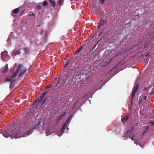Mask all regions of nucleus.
<instances>
[{"mask_svg": "<svg viewBox=\"0 0 154 154\" xmlns=\"http://www.w3.org/2000/svg\"><path fill=\"white\" fill-rule=\"evenodd\" d=\"M34 115V113L28 112L23 119L25 121L13 130L9 135L10 136L15 138L26 137L31 134L33 129L40 128L41 126V122H38L35 124V122L32 120Z\"/></svg>", "mask_w": 154, "mask_h": 154, "instance_id": "nucleus-1", "label": "nucleus"}, {"mask_svg": "<svg viewBox=\"0 0 154 154\" xmlns=\"http://www.w3.org/2000/svg\"><path fill=\"white\" fill-rule=\"evenodd\" d=\"M67 63H66L64 67L63 71L62 74L59 76V78L57 79L56 78L55 79L54 82L51 85H48V88H51V87H56L59 84L60 81H62L61 83L63 87L67 86L66 82L67 78Z\"/></svg>", "mask_w": 154, "mask_h": 154, "instance_id": "nucleus-2", "label": "nucleus"}, {"mask_svg": "<svg viewBox=\"0 0 154 154\" xmlns=\"http://www.w3.org/2000/svg\"><path fill=\"white\" fill-rule=\"evenodd\" d=\"M135 126L129 128L123 136V139L124 140H126L128 138H131L132 140L134 141V143L137 144V141L139 142L140 138L139 137H138L136 134L134 133V130Z\"/></svg>", "mask_w": 154, "mask_h": 154, "instance_id": "nucleus-3", "label": "nucleus"}, {"mask_svg": "<svg viewBox=\"0 0 154 154\" xmlns=\"http://www.w3.org/2000/svg\"><path fill=\"white\" fill-rule=\"evenodd\" d=\"M47 94V92H45L43 93L40 97H38L37 100H35L34 103V104L38 103V105L41 104V106L44 103L46 99H45L43 101L42 100L44 99V97Z\"/></svg>", "mask_w": 154, "mask_h": 154, "instance_id": "nucleus-4", "label": "nucleus"}, {"mask_svg": "<svg viewBox=\"0 0 154 154\" xmlns=\"http://www.w3.org/2000/svg\"><path fill=\"white\" fill-rule=\"evenodd\" d=\"M139 84H137L134 87L132 91V94L131 95L132 100H133V98L134 97L135 94V93L137 90L139 88Z\"/></svg>", "mask_w": 154, "mask_h": 154, "instance_id": "nucleus-5", "label": "nucleus"}, {"mask_svg": "<svg viewBox=\"0 0 154 154\" xmlns=\"http://www.w3.org/2000/svg\"><path fill=\"white\" fill-rule=\"evenodd\" d=\"M21 67V65L20 64L19 65L18 67L17 68V69L16 70V71L14 72V74H13L12 76V78L13 79L14 77H16L17 76V74L18 72H20V69Z\"/></svg>", "mask_w": 154, "mask_h": 154, "instance_id": "nucleus-6", "label": "nucleus"}, {"mask_svg": "<svg viewBox=\"0 0 154 154\" xmlns=\"http://www.w3.org/2000/svg\"><path fill=\"white\" fill-rule=\"evenodd\" d=\"M67 123V120L65 124H64L63 126V127L61 131L60 134L59 135V136L60 137L63 134L64 132V130L66 129V128L67 129V128H66V125Z\"/></svg>", "mask_w": 154, "mask_h": 154, "instance_id": "nucleus-7", "label": "nucleus"}, {"mask_svg": "<svg viewBox=\"0 0 154 154\" xmlns=\"http://www.w3.org/2000/svg\"><path fill=\"white\" fill-rule=\"evenodd\" d=\"M8 69V64H6L5 67L2 68L1 69L2 72V73H5L7 71Z\"/></svg>", "mask_w": 154, "mask_h": 154, "instance_id": "nucleus-8", "label": "nucleus"}, {"mask_svg": "<svg viewBox=\"0 0 154 154\" xmlns=\"http://www.w3.org/2000/svg\"><path fill=\"white\" fill-rule=\"evenodd\" d=\"M20 53V50L17 49L14 50L13 51L12 54L14 55H17L19 54Z\"/></svg>", "mask_w": 154, "mask_h": 154, "instance_id": "nucleus-9", "label": "nucleus"}, {"mask_svg": "<svg viewBox=\"0 0 154 154\" xmlns=\"http://www.w3.org/2000/svg\"><path fill=\"white\" fill-rule=\"evenodd\" d=\"M66 112H64L63 114H62L58 118V119L57 120V122L58 123L62 118L63 117V116L65 114Z\"/></svg>", "mask_w": 154, "mask_h": 154, "instance_id": "nucleus-10", "label": "nucleus"}, {"mask_svg": "<svg viewBox=\"0 0 154 154\" xmlns=\"http://www.w3.org/2000/svg\"><path fill=\"white\" fill-rule=\"evenodd\" d=\"M25 54H28L30 51V48L28 47L25 48L23 49Z\"/></svg>", "mask_w": 154, "mask_h": 154, "instance_id": "nucleus-11", "label": "nucleus"}, {"mask_svg": "<svg viewBox=\"0 0 154 154\" xmlns=\"http://www.w3.org/2000/svg\"><path fill=\"white\" fill-rule=\"evenodd\" d=\"M15 79H13L7 78L5 79V81H9L11 84H12L15 81Z\"/></svg>", "mask_w": 154, "mask_h": 154, "instance_id": "nucleus-12", "label": "nucleus"}, {"mask_svg": "<svg viewBox=\"0 0 154 154\" xmlns=\"http://www.w3.org/2000/svg\"><path fill=\"white\" fill-rule=\"evenodd\" d=\"M104 25V21L103 20H101L99 24L98 25L97 27L98 28H100L102 26Z\"/></svg>", "mask_w": 154, "mask_h": 154, "instance_id": "nucleus-13", "label": "nucleus"}, {"mask_svg": "<svg viewBox=\"0 0 154 154\" xmlns=\"http://www.w3.org/2000/svg\"><path fill=\"white\" fill-rule=\"evenodd\" d=\"M49 1L52 4L53 7H55L56 5L55 2L53 0H49Z\"/></svg>", "mask_w": 154, "mask_h": 154, "instance_id": "nucleus-14", "label": "nucleus"}, {"mask_svg": "<svg viewBox=\"0 0 154 154\" xmlns=\"http://www.w3.org/2000/svg\"><path fill=\"white\" fill-rule=\"evenodd\" d=\"M151 88L150 86H149V88L146 87L145 89H143V91L146 94H148V90L149 89Z\"/></svg>", "mask_w": 154, "mask_h": 154, "instance_id": "nucleus-15", "label": "nucleus"}, {"mask_svg": "<svg viewBox=\"0 0 154 154\" xmlns=\"http://www.w3.org/2000/svg\"><path fill=\"white\" fill-rule=\"evenodd\" d=\"M19 11L20 10L19 8H17L14 9L12 11V12L14 13H17L19 12Z\"/></svg>", "mask_w": 154, "mask_h": 154, "instance_id": "nucleus-16", "label": "nucleus"}, {"mask_svg": "<svg viewBox=\"0 0 154 154\" xmlns=\"http://www.w3.org/2000/svg\"><path fill=\"white\" fill-rule=\"evenodd\" d=\"M82 47H80V48H79V49H78L75 52L77 54H78L81 52L82 51Z\"/></svg>", "mask_w": 154, "mask_h": 154, "instance_id": "nucleus-17", "label": "nucleus"}, {"mask_svg": "<svg viewBox=\"0 0 154 154\" xmlns=\"http://www.w3.org/2000/svg\"><path fill=\"white\" fill-rule=\"evenodd\" d=\"M6 53L5 51L2 52L1 53L2 59L3 60V58H5L4 56L6 54Z\"/></svg>", "mask_w": 154, "mask_h": 154, "instance_id": "nucleus-18", "label": "nucleus"}, {"mask_svg": "<svg viewBox=\"0 0 154 154\" xmlns=\"http://www.w3.org/2000/svg\"><path fill=\"white\" fill-rule=\"evenodd\" d=\"M27 71V69H24L23 71V72L22 73H20L19 74V77L23 75Z\"/></svg>", "mask_w": 154, "mask_h": 154, "instance_id": "nucleus-19", "label": "nucleus"}, {"mask_svg": "<svg viewBox=\"0 0 154 154\" xmlns=\"http://www.w3.org/2000/svg\"><path fill=\"white\" fill-rule=\"evenodd\" d=\"M74 117V116L73 115H72L69 118H68V123H69V120H71L72 118H73Z\"/></svg>", "mask_w": 154, "mask_h": 154, "instance_id": "nucleus-20", "label": "nucleus"}, {"mask_svg": "<svg viewBox=\"0 0 154 154\" xmlns=\"http://www.w3.org/2000/svg\"><path fill=\"white\" fill-rule=\"evenodd\" d=\"M128 115H126L123 119V120L125 121H127L128 119Z\"/></svg>", "mask_w": 154, "mask_h": 154, "instance_id": "nucleus-21", "label": "nucleus"}, {"mask_svg": "<svg viewBox=\"0 0 154 154\" xmlns=\"http://www.w3.org/2000/svg\"><path fill=\"white\" fill-rule=\"evenodd\" d=\"M48 40V35L47 33V32H46V34L45 35V41H47Z\"/></svg>", "mask_w": 154, "mask_h": 154, "instance_id": "nucleus-22", "label": "nucleus"}, {"mask_svg": "<svg viewBox=\"0 0 154 154\" xmlns=\"http://www.w3.org/2000/svg\"><path fill=\"white\" fill-rule=\"evenodd\" d=\"M48 2L46 1H44L43 3V5L44 6H45L46 5H48Z\"/></svg>", "mask_w": 154, "mask_h": 154, "instance_id": "nucleus-23", "label": "nucleus"}, {"mask_svg": "<svg viewBox=\"0 0 154 154\" xmlns=\"http://www.w3.org/2000/svg\"><path fill=\"white\" fill-rule=\"evenodd\" d=\"M37 8L38 10H41L42 9V7L40 5H37Z\"/></svg>", "mask_w": 154, "mask_h": 154, "instance_id": "nucleus-24", "label": "nucleus"}, {"mask_svg": "<svg viewBox=\"0 0 154 154\" xmlns=\"http://www.w3.org/2000/svg\"><path fill=\"white\" fill-rule=\"evenodd\" d=\"M10 88L11 89L12 88H13L14 87V85L13 84V83L12 84H11L10 85Z\"/></svg>", "mask_w": 154, "mask_h": 154, "instance_id": "nucleus-25", "label": "nucleus"}, {"mask_svg": "<svg viewBox=\"0 0 154 154\" xmlns=\"http://www.w3.org/2000/svg\"><path fill=\"white\" fill-rule=\"evenodd\" d=\"M105 0H100V4H103Z\"/></svg>", "mask_w": 154, "mask_h": 154, "instance_id": "nucleus-26", "label": "nucleus"}, {"mask_svg": "<svg viewBox=\"0 0 154 154\" xmlns=\"http://www.w3.org/2000/svg\"><path fill=\"white\" fill-rule=\"evenodd\" d=\"M154 93V91L153 90H152V91L150 93V94H153Z\"/></svg>", "mask_w": 154, "mask_h": 154, "instance_id": "nucleus-27", "label": "nucleus"}, {"mask_svg": "<svg viewBox=\"0 0 154 154\" xmlns=\"http://www.w3.org/2000/svg\"><path fill=\"white\" fill-rule=\"evenodd\" d=\"M152 125H154V121L150 122Z\"/></svg>", "mask_w": 154, "mask_h": 154, "instance_id": "nucleus-28", "label": "nucleus"}, {"mask_svg": "<svg viewBox=\"0 0 154 154\" xmlns=\"http://www.w3.org/2000/svg\"><path fill=\"white\" fill-rule=\"evenodd\" d=\"M59 4H61L62 3V0H59Z\"/></svg>", "mask_w": 154, "mask_h": 154, "instance_id": "nucleus-29", "label": "nucleus"}, {"mask_svg": "<svg viewBox=\"0 0 154 154\" xmlns=\"http://www.w3.org/2000/svg\"><path fill=\"white\" fill-rule=\"evenodd\" d=\"M31 15L33 16H35V14L33 13H32V14L30 15V16H31Z\"/></svg>", "mask_w": 154, "mask_h": 154, "instance_id": "nucleus-30", "label": "nucleus"}, {"mask_svg": "<svg viewBox=\"0 0 154 154\" xmlns=\"http://www.w3.org/2000/svg\"><path fill=\"white\" fill-rule=\"evenodd\" d=\"M3 134V135H4V136L5 137H8V136H9V135H7V136H5V135H4V133Z\"/></svg>", "mask_w": 154, "mask_h": 154, "instance_id": "nucleus-31", "label": "nucleus"}, {"mask_svg": "<svg viewBox=\"0 0 154 154\" xmlns=\"http://www.w3.org/2000/svg\"><path fill=\"white\" fill-rule=\"evenodd\" d=\"M43 30L42 29V30L40 32V33L41 34H42V33L43 32Z\"/></svg>", "mask_w": 154, "mask_h": 154, "instance_id": "nucleus-32", "label": "nucleus"}, {"mask_svg": "<svg viewBox=\"0 0 154 154\" xmlns=\"http://www.w3.org/2000/svg\"><path fill=\"white\" fill-rule=\"evenodd\" d=\"M112 59H110L109 60V62H111L112 61Z\"/></svg>", "mask_w": 154, "mask_h": 154, "instance_id": "nucleus-33", "label": "nucleus"}, {"mask_svg": "<svg viewBox=\"0 0 154 154\" xmlns=\"http://www.w3.org/2000/svg\"><path fill=\"white\" fill-rule=\"evenodd\" d=\"M89 100V101L90 103L91 104V100Z\"/></svg>", "mask_w": 154, "mask_h": 154, "instance_id": "nucleus-34", "label": "nucleus"}, {"mask_svg": "<svg viewBox=\"0 0 154 154\" xmlns=\"http://www.w3.org/2000/svg\"><path fill=\"white\" fill-rule=\"evenodd\" d=\"M146 56L148 57H149V54H148L146 55Z\"/></svg>", "mask_w": 154, "mask_h": 154, "instance_id": "nucleus-35", "label": "nucleus"}, {"mask_svg": "<svg viewBox=\"0 0 154 154\" xmlns=\"http://www.w3.org/2000/svg\"><path fill=\"white\" fill-rule=\"evenodd\" d=\"M146 97H147V96H146L145 97L144 99H146Z\"/></svg>", "mask_w": 154, "mask_h": 154, "instance_id": "nucleus-36", "label": "nucleus"}, {"mask_svg": "<svg viewBox=\"0 0 154 154\" xmlns=\"http://www.w3.org/2000/svg\"><path fill=\"white\" fill-rule=\"evenodd\" d=\"M92 96H92V95H91V96L90 97H91V98H92Z\"/></svg>", "mask_w": 154, "mask_h": 154, "instance_id": "nucleus-37", "label": "nucleus"}]
</instances>
